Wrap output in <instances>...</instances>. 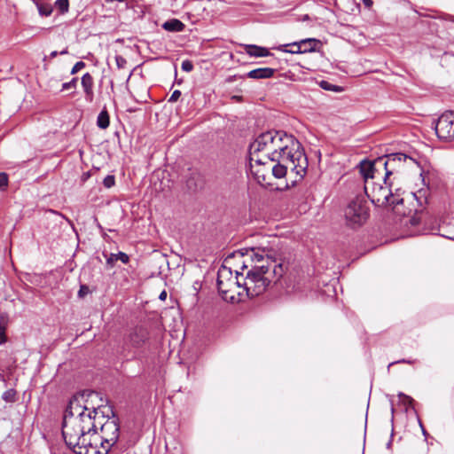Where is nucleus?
<instances>
[{
  "label": "nucleus",
  "instance_id": "nucleus-1",
  "mask_svg": "<svg viewBox=\"0 0 454 454\" xmlns=\"http://www.w3.org/2000/svg\"><path fill=\"white\" fill-rule=\"evenodd\" d=\"M250 258L253 264L250 268L247 264L240 278L247 298H254L263 294L270 285L277 284L287 267L272 248H251Z\"/></svg>",
  "mask_w": 454,
  "mask_h": 454
},
{
  "label": "nucleus",
  "instance_id": "nucleus-2",
  "mask_svg": "<svg viewBox=\"0 0 454 454\" xmlns=\"http://www.w3.org/2000/svg\"><path fill=\"white\" fill-rule=\"evenodd\" d=\"M98 409L84 403V394L74 395L66 410L62 434L67 447L74 451L82 438H84L97 426Z\"/></svg>",
  "mask_w": 454,
  "mask_h": 454
},
{
  "label": "nucleus",
  "instance_id": "nucleus-3",
  "mask_svg": "<svg viewBox=\"0 0 454 454\" xmlns=\"http://www.w3.org/2000/svg\"><path fill=\"white\" fill-rule=\"evenodd\" d=\"M299 141L283 130H269L260 134L250 145L254 152H259L265 159L279 160L285 156L294 157L300 150Z\"/></svg>",
  "mask_w": 454,
  "mask_h": 454
},
{
  "label": "nucleus",
  "instance_id": "nucleus-4",
  "mask_svg": "<svg viewBox=\"0 0 454 454\" xmlns=\"http://www.w3.org/2000/svg\"><path fill=\"white\" fill-rule=\"evenodd\" d=\"M308 168V160L302 151H296L294 157L285 156L273 160L271 165V178L286 177V187L294 186L305 176Z\"/></svg>",
  "mask_w": 454,
  "mask_h": 454
},
{
  "label": "nucleus",
  "instance_id": "nucleus-5",
  "mask_svg": "<svg viewBox=\"0 0 454 454\" xmlns=\"http://www.w3.org/2000/svg\"><path fill=\"white\" fill-rule=\"evenodd\" d=\"M247 264L244 262L240 271L236 270L233 276L231 269L223 266L217 274V288L222 298L231 303H238L247 298L240 277L245 274Z\"/></svg>",
  "mask_w": 454,
  "mask_h": 454
},
{
  "label": "nucleus",
  "instance_id": "nucleus-6",
  "mask_svg": "<svg viewBox=\"0 0 454 454\" xmlns=\"http://www.w3.org/2000/svg\"><path fill=\"white\" fill-rule=\"evenodd\" d=\"M250 172L262 186H271V159H265L259 152L249 149Z\"/></svg>",
  "mask_w": 454,
  "mask_h": 454
},
{
  "label": "nucleus",
  "instance_id": "nucleus-7",
  "mask_svg": "<svg viewBox=\"0 0 454 454\" xmlns=\"http://www.w3.org/2000/svg\"><path fill=\"white\" fill-rule=\"evenodd\" d=\"M369 217V207L363 197H356L345 209L347 223L352 228L363 225Z\"/></svg>",
  "mask_w": 454,
  "mask_h": 454
},
{
  "label": "nucleus",
  "instance_id": "nucleus-8",
  "mask_svg": "<svg viewBox=\"0 0 454 454\" xmlns=\"http://www.w3.org/2000/svg\"><path fill=\"white\" fill-rule=\"evenodd\" d=\"M111 447L103 442L102 436L97 432L96 427L84 438H82L80 444L74 449L76 454H107Z\"/></svg>",
  "mask_w": 454,
  "mask_h": 454
},
{
  "label": "nucleus",
  "instance_id": "nucleus-9",
  "mask_svg": "<svg viewBox=\"0 0 454 454\" xmlns=\"http://www.w3.org/2000/svg\"><path fill=\"white\" fill-rule=\"evenodd\" d=\"M384 184L380 183H377L375 181H371V183L364 184V192L368 198L372 200L373 204L379 207H385L393 197V192L391 190V184L386 182Z\"/></svg>",
  "mask_w": 454,
  "mask_h": 454
},
{
  "label": "nucleus",
  "instance_id": "nucleus-10",
  "mask_svg": "<svg viewBox=\"0 0 454 454\" xmlns=\"http://www.w3.org/2000/svg\"><path fill=\"white\" fill-rule=\"evenodd\" d=\"M435 134L437 137L444 142H450L454 139V112L447 111L443 113L435 123Z\"/></svg>",
  "mask_w": 454,
  "mask_h": 454
},
{
  "label": "nucleus",
  "instance_id": "nucleus-11",
  "mask_svg": "<svg viewBox=\"0 0 454 454\" xmlns=\"http://www.w3.org/2000/svg\"><path fill=\"white\" fill-rule=\"evenodd\" d=\"M360 173L364 180V184L371 181H384L382 173V160L379 157L374 160H364L359 164Z\"/></svg>",
  "mask_w": 454,
  "mask_h": 454
},
{
  "label": "nucleus",
  "instance_id": "nucleus-12",
  "mask_svg": "<svg viewBox=\"0 0 454 454\" xmlns=\"http://www.w3.org/2000/svg\"><path fill=\"white\" fill-rule=\"evenodd\" d=\"M318 44H320L319 40L315 38H307L301 40L300 42L279 45L276 49L291 54H301L315 51Z\"/></svg>",
  "mask_w": 454,
  "mask_h": 454
},
{
  "label": "nucleus",
  "instance_id": "nucleus-13",
  "mask_svg": "<svg viewBox=\"0 0 454 454\" xmlns=\"http://www.w3.org/2000/svg\"><path fill=\"white\" fill-rule=\"evenodd\" d=\"M379 158L382 160V173L384 181L386 182V179H388L409 157L404 153H396Z\"/></svg>",
  "mask_w": 454,
  "mask_h": 454
},
{
  "label": "nucleus",
  "instance_id": "nucleus-14",
  "mask_svg": "<svg viewBox=\"0 0 454 454\" xmlns=\"http://www.w3.org/2000/svg\"><path fill=\"white\" fill-rule=\"evenodd\" d=\"M103 442L108 444L111 448L117 442L120 436V426L116 419H107L100 426V434Z\"/></svg>",
  "mask_w": 454,
  "mask_h": 454
},
{
  "label": "nucleus",
  "instance_id": "nucleus-15",
  "mask_svg": "<svg viewBox=\"0 0 454 454\" xmlns=\"http://www.w3.org/2000/svg\"><path fill=\"white\" fill-rule=\"evenodd\" d=\"M149 339L147 329L137 326L129 335V342L134 348H141Z\"/></svg>",
  "mask_w": 454,
  "mask_h": 454
},
{
  "label": "nucleus",
  "instance_id": "nucleus-16",
  "mask_svg": "<svg viewBox=\"0 0 454 454\" xmlns=\"http://www.w3.org/2000/svg\"><path fill=\"white\" fill-rule=\"evenodd\" d=\"M82 87L85 94V99L87 102L91 103L94 100V79L90 73H86L82 77Z\"/></svg>",
  "mask_w": 454,
  "mask_h": 454
},
{
  "label": "nucleus",
  "instance_id": "nucleus-17",
  "mask_svg": "<svg viewBox=\"0 0 454 454\" xmlns=\"http://www.w3.org/2000/svg\"><path fill=\"white\" fill-rule=\"evenodd\" d=\"M276 71V69L270 67H261L249 71L247 76L255 80L267 79L272 77Z\"/></svg>",
  "mask_w": 454,
  "mask_h": 454
},
{
  "label": "nucleus",
  "instance_id": "nucleus-18",
  "mask_svg": "<svg viewBox=\"0 0 454 454\" xmlns=\"http://www.w3.org/2000/svg\"><path fill=\"white\" fill-rule=\"evenodd\" d=\"M245 51L250 57H255V58L267 57V56L271 55V53L270 52V51L267 48L258 46L255 44L245 45Z\"/></svg>",
  "mask_w": 454,
  "mask_h": 454
},
{
  "label": "nucleus",
  "instance_id": "nucleus-19",
  "mask_svg": "<svg viewBox=\"0 0 454 454\" xmlns=\"http://www.w3.org/2000/svg\"><path fill=\"white\" fill-rule=\"evenodd\" d=\"M103 255L106 259V265L110 268H113L114 263L119 260L125 264L129 262V256L123 252H119L117 254L111 253L109 254L103 253Z\"/></svg>",
  "mask_w": 454,
  "mask_h": 454
},
{
  "label": "nucleus",
  "instance_id": "nucleus-20",
  "mask_svg": "<svg viewBox=\"0 0 454 454\" xmlns=\"http://www.w3.org/2000/svg\"><path fill=\"white\" fill-rule=\"evenodd\" d=\"M9 325V317L6 313H0V345L5 344L8 340L6 330Z\"/></svg>",
  "mask_w": 454,
  "mask_h": 454
},
{
  "label": "nucleus",
  "instance_id": "nucleus-21",
  "mask_svg": "<svg viewBox=\"0 0 454 454\" xmlns=\"http://www.w3.org/2000/svg\"><path fill=\"white\" fill-rule=\"evenodd\" d=\"M184 27V24L177 19L167 20L162 24V28L169 32H181Z\"/></svg>",
  "mask_w": 454,
  "mask_h": 454
},
{
  "label": "nucleus",
  "instance_id": "nucleus-22",
  "mask_svg": "<svg viewBox=\"0 0 454 454\" xmlns=\"http://www.w3.org/2000/svg\"><path fill=\"white\" fill-rule=\"evenodd\" d=\"M110 124V117L107 110L104 108L99 114L98 115L97 119V125L101 129H106L109 127Z\"/></svg>",
  "mask_w": 454,
  "mask_h": 454
},
{
  "label": "nucleus",
  "instance_id": "nucleus-23",
  "mask_svg": "<svg viewBox=\"0 0 454 454\" xmlns=\"http://www.w3.org/2000/svg\"><path fill=\"white\" fill-rule=\"evenodd\" d=\"M427 190H419L414 193V197L417 200L419 207H423L424 205L427 204Z\"/></svg>",
  "mask_w": 454,
  "mask_h": 454
},
{
  "label": "nucleus",
  "instance_id": "nucleus-24",
  "mask_svg": "<svg viewBox=\"0 0 454 454\" xmlns=\"http://www.w3.org/2000/svg\"><path fill=\"white\" fill-rule=\"evenodd\" d=\"M319 86L325 90L334 91V92L343 91L342 87L335 85V84H332L329 82L325 81V80H323L319 82Z\"/></svg>",
  "mask_w": 454,
  "mask_h": 454
},
{
  "label": "nucleus",
  "instance_id": "nucleus-25",
  "mask_svg": "<svg viewBox=\"0 0 454 454\" xmlns=\"http://www.w3.org/2000/svg\"><path fill=\"white\" fill-rule=\"evenodd\" d=\"M36 6L40 15L42 16H50L52 13V7L49 4H43L40 2H36Z\"/></svg>",
  "mask_w": 454,
  "mask_h": 454
},
{
  "label": "nucleus",
  "instance_id": "nucleus-26",
  "mask_svg": "<svg viewBox=\"0 0 454 454\" xmlns=\"http://www.w3.org/2000/svg\"><path fill=\"white\" fill-rule=\"evenodd\" d=\"M16 391L12 388L6 390L3 394V399L8 403H14L16 401Z\"/></svg>",
  "mask_w": 454,
  "mask_h": 454
},
{
  "label": "nucleus",
  "instance_id": "nucleus-27",
  "mask_svg": "<svg viewBox=\"0 0 454 454\" xmlns=\"http://www.w3.org/2000/svg\"><path fill=\"white\" fill-rule=\"evenodd\" d=\"M398 191L399 190H396L395 193L393 192V197H391V200H389V202L387 204V206L395 207L403 202V199L401 197Z\"/></svg>",
  "mask_w": 454,
  "mask_h": 454
},
{
  "label": "nucleus",
  "instance_id": "nucleus-28",
  "mask_svg": "<svg viewBox=\"0 0 454 454\" xmlns=\"http://www.w3.org/2000/svg\"><path fill=\"white\" fill-rule=\"evenodd\" d=\"M56 7L59 10L61 13H65L68 11L69 1L68 0H57Z\"/></svg>",
  "mask_w": 454,
  "mask_h": 454
},
{
  "label": "nucleus",
  "instance_id": "nucleus-29",
  "mask_svg": "<svg viewBox=\"0 0 454 454\" xmlns=\"http://www.w3.org/2000/svg\"><path fill=\"white\" fill-rule=\"evenodd\" d=\"M422 213H423L422 209L419 210H419L416 209V214L413 216H411L410 219L411 225L417 226L420 223Z\"/></svg>",
  "mask_w": 454,
  "mask_h": 454
},
{
  "label": "nucleus",
  "instance_id": "nucleus-30",
  "mask_svg": "<svg viewBox=\"0 0 454 454\" xmlns=\"http://www.w3.org/2000/svg\"><path fill=\"white\" fill-rule=\"evenodd\" d=\"M115 63L119 69H124L127 67V59L121 55L115 56Z\"/></svg>",
  "mask_w": 454,
  "mask_h": 454
},
{
  "label": "nucleus",
  "instance_id": "nucleus-31",
  "mask_svg": "<svg viewBox=\"0 0 454 454\" xmlns=\"http://www.w3.org/2000/svg\"><path fill=\"white\" fill-rule=\"evenodd\" d=\"M115 184V178L113 175L106 176L103 180V184L106 188H111Z\"/></svg>",
  "mask_w": 454,
  "mask_h": 454
},
{
  "label": "nucleus",
  "instance_id": "nucleus-32",
  "mask_svg": "<svg viewBox=\"0 0 454 454\" xmlns=\"http://www.w3.org/2000/svg\"><path fill=\"white\" fill-rule=\"evenodd\" d=\"M77 81L78 79L74 77L70 82L63 83L62 90L75 89L77 85Z\"/></svg>",
  "mask_w": 454,
  "mask_h": 454
},
{
  "label": "nucleus",
  "instance_id": "nucleus-33",
  "mask_svg": "<svg viewBox=\"0 0 454 454\" xmlns=\"http://www.w3.org/2000/svg\"><path fill=\"white\" fill-rule=\"evenodd\" d=\"M181 67L185 72H191L193 69V64L191 60L186 59L182 62Z\"/></svg>",
  "mask_w": 454,
  "mask_h": 454
},
{
  "label": "nucleus",
  "instance_id": "nucleus-34",
  "mask_svg": "<svg viewBox=\"0 0 454 454\" xmlns=\"http://www.w3.org/2000/svg\"><path fill=\"white\" fill-rule=\"evenodd\" d=\"M8 185V176L5 173H0V189H4Z\"/></svg>",
  "mask_w": 454,
  "mask_h": 454
},
{
  "label": "nucleus",
  "instance_id": "nucleus-35",
  "mask_svg": "<svg viewBox=\"0 0 454 454\" xmlns=\"http://www.w3.org/2000/svg\"><path fill=\"white\" fill-rule=\"evenodd\" d=\"M85 67V63L83 61H78L74 64V66L73 67L72 70H71V74H76L78 71H80L81 69H82L83 67Z\"/></svg>",
  "mask_w": 454,
  "mask_h": 454
},
{
  "label": "nucleus",
  "instance_id": "nucleus-36",
  "mask_svg": "<svg viewBox=\"0 0 454 454\" xmlns=\"http://www.w3.org/2000/svg\"><path fill=\"white\" fill-rule=\"evenodd\" d=\"M180 96H181L180 90H174L173 93L171 94L170 98H168V102H170V103L176 102L178 100V98H180Z\"/></svg>",
  "mask_w": 454,
  "mask_h": 454
},
{
  "label": "nucleus",
  "instance_id": "nucleus-37",
  "mask_svg": "<svg viewBox=\"0 0 454 454\" xmlns=\"http://www.w3.org/2000/svg\"><path fill=\"white\" fill-rule=\"evenodd\" d=\"M59 54H60V55H66V54H68V49H67V47L66 49H64L63 51H59H59H51V54H50V58H51V59H54V58H56Z\"/></svg>",
  "mask_w": 454,
  "mask_h": 454
},
{
  "label": "nucleus",
  "instance_id": "nucleus-38",
  "mask_svg": "<svg viewBox=\"0 0 454 454\" xmlns=\"http://www.w3.org/2000/svg\"><path fill=\"white\" fill-rule=\"evenodd\" d=\"M89 292V287L85 285L81 286L79 291H78V296L83 297L85 294H87Z\"/></svg>",
  "mask_w": 454,
  "mask_h": 454
},
{
  "label": "nucleus",
  "instance_id": "nucleus-39",
  "mask_svg": "<svg viewBox=\"0 0 454 454\" xmlns=\"http://www.w3.org/2000/svg\"><path fill=\"white\" fill-rule=\"evenodd\" d=\"M400 363H405V364H412V361L411 360H406V359H401V360H398V361H395V362H392L391 364H389V366L393 365V364H400Z\"/></svg>",
  "mask_w": 454,
  "mask_h": 454
},
{
  "label": "nucleus",
  "instance_id": "nucleus-40",
  "mask_svg": "<svg viewBox=\"0 0 454 454\" xmlns=\"http://www.w3.org/2000/svg\"><path fill=\"white\" fill-rule=\"evenodd\" d=\"M364 5L367 8H371L373 4L372 0H362Z\"/></svg>",
  "mask_w": 454,
  "mask_h": 454
},
{
  "label": "nucleus",
  "instance_id": "nucleus-41",
  "mask_svg": "<svg viewBox=\"0 0 454 454\" xmlns=\"http://www.w3.org/2000/svg\"><path fill=\"white\" fill-rule=\"evenodd\" d=\"M399 396H400V397H403L404 400L409 401L410 403L412 401V399H411L410 396H408V395H404V394H403V393H401V394L399 395Z\"/></svg>",
  "mask_w": 454,
  "mask_h": 454
},
{
  "label": "nucleus",
  "instance_id": "nucleus-42",
  "mask_svg": "<svg viewBox=\"0 0 454 454\" xmlns=\"http://www.w3.org/2000/svg\"><path fill=\"white\" fill-rule=\"evenodd\" d=\"M166 297H167V293H166L165 291H163V292L160 294V296H159V298H160V300H162V301H164V300L166 299Z\"/></svg>",
  "mask_w": 454,
  "mask_h": 454
},
{
  "label": "nucleus",
  "instance_id": "nucleus-43",
  "mask_svg": "<svg viewBox=\"0 0 454 454\" xmlns=\"http://www.w3.org/2000/svg\"><path fill=\"white\" fill-rule=\"evenodd\" d=\"M286 50H295V47H286Z\"/></svg>",
  "mask_w": 454,
  "mask_h": 454
},
{
  "label": "nucleus",
  "instance_id": "nucleus-44",
  "mask_svg": "<svg viewBox=\"0 0 454 454\" xmlns=\"http://www.w3.org/2000/svg\"><path fill=\"white\" fill-rule=\"evenodd\" d=\"M35 4H36V2H39L38 0H32Z\"/></svg>",
  "mask_w": 454,
  "mask_h": 454
},
{
  "label": "nucleus",
  "instance_id": "nucleus-45",
  "mask_svg": "<svg viewBox=\"0 0 454 454\" xmlns=\"http://www.w3.org/2000/svg\"><path fill=\"white\" fill-rule=\"evenodd\" d=\"M451 20V21H454V17H453V18H451V20Z\"/></svg>",
  "mask_w": 454,
  "mask_h": 454
}]
</instances>
